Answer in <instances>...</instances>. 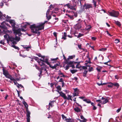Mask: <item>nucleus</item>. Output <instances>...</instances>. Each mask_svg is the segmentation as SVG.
<instances>
[{
  "instance_id": "1",
  "label": "nucleus",
  "mask_w": 122,
  "mask_h": 122,
  "mask_svg": "<svg viewBox=\"0 0 122 122\" xmlns=\"http://www.w3.org/2000/svg\"><path fill=\"white\" fill-rule=\"evenodd\" d=\"M47 21H46L43 23H40L36 24H34L30 26V27L31 32L37 34L39 35L40 32L39 31L43 29L44 25Z\"/></svg>"
},
{
  "instance_id": "2",
  "label": "nucleus",
  "mask_w": 122,
  "mask_h": 122,
  "mask_svg": "<svg viewBox=\"0 0 122 122\" xmlns=\"http://www.w3.org/2000/svg\"><path fill=\"white\" fill-rule=\"evenodd\" d=\"M4 37L5 39H6L8 42L10 41L13 44H16V41H18L20 40V38L16 36H15V38L10 36L8 35H4Z\"/></svg>"
},
{
  "instance_id": "3",
  "label": "nucleus",
  "mask_w": 122,
  "mask_h": 122,
  "mask_svg": "<svg viewBox=\"0 0 122 122\" xmlns=\"http://www.w3.org/2000/svg\"><path fill=\"white\" fill-rule=\"evenodd\" d=\"M22 103L24 104L26 108V116L27 117V120L30 119V113L28 109V106L26 102L24 101V100L23 99V101H22Z\"/></svg>"
},
{
  "instance_id": "4",
  "label": "nucleus",
  "mask_w": 122,
  "mask_h": 122,
  "mask_svg": "<svg viewBox=\"0 0 122 122\" xmlns=\"http://www.w3.org/2000/svg\"><path fill=\"white\" fill-rule=\"evenodd\" d=\"M25 29L23 28L19 29H14L13 30L16 36L18 34L19 36L21 35V34L20 32L21 31H25Z\"/></svg>"
},
{
  "instance_id": "5",
  "label": "nucleus",
  "mask_w": 122,
  "mask_h": 122,
  "mask_svg": "<svg viewBox=\"0 0 122 122\" xmlns=\"http://www.w3.org/2000/svg\"><path fill=\"white\" fill-rule=\"evenodd\" d=\"M66 64H67V65L65 67V70H67L70 67H72L73 68L75 67L73 65V62L71 61L65 63Z\"/></svg>"
},
{
  "instance_id": "6",
  "label": "nucleus",
  "mask_w": 122,
  "mask_h": 122,
  "mask_svg": "<svg viewBox=\"0 0 122 122\" xmlns=\"http://www.w3.org/2000/svg\"><path fill=\"white\" fill-rule=\"evenodd\" d=\"M6 15L4 14L3 15L1 12L0 11V19L2 20H4L6 18L7 19H10L11 17L7 15L6 17Z\"/></svg>"
},
{
  "instance_id": "7",
  "label": "nucleus",
  "mask_w": 122,
  "mask_h": 122,
  "mask_svg": "<svg viewBox=\"0 0 122 122\" xmlns=\"http://www.w3.org/2000/svg\"><path fill=\"white\" fill-rule=\"evenodd\" d=\"M109 13L111 16L116 17H117L119 14L118 12L114 11H113Z\"/></svg>"
},
{
  "instance_id": "8",
  "label": "nucleus",
  "mask_w": 122,
  "mask_h": 122,
  "mask_svg": "<svg viewBox=\"0 0 122 122\" xmlns=\"http://www.w3.org/2000/svg\"><path fill=\"white\" fill-rule=\"evenodd\" d=\"M33 59H35L36 61H38L37 62L40 65L42 66H45V65L43 63V61L42 59H40V61L38 60L39 58L37 57H34L32 58Z\"/></svg>"
},
{
  "instance_id": "9",
  "label": "nucleus",
  "mask_w": 122,
  "mask_h": 122,
  "mask_svg": "<svg viewBox=\"0 0 122 122\" xmlns=\"http://www.w3.org/2000/svg\"><path fill=\"white\" fill-rule=\"evenodd\" d=\"M73 89H74V92L73 94V97H74L76 96H78L79 92V90L77 88H73Z\"/></svg>"
},
{
  "instance_id": "10",
  "label": "nucleus",
  "mask_w": 122,
  "mask_h": 122,
  "mask_svg": "<svg viewBox=\"0 0 122 122\" xmlns=\"http://www.w3.org/2000/svg\"><path fill=\"white\" fill-rule=\"evenodd\" d=\"M89 55L88 54L87 56L86 57L88 58L89 61H86V63H85V64L86 66V67L89 66H90V64L91 63V62L90 61V58L89 57Z\"/></svg>"
},
{
  "instance_id": "11",
  "label": "nucleus",
  "mask_w": 122,
  "mask_h": 122,
  "mask_svg": "<svg viewBox=\"0 0 122 122\" xmlns=\"http://www.w3.org/2000/svg\"><path fill=\"white\" fill-rule=\"evenodd\" d=\"M83 7L84 8L86 9L92 8V6L91 4H85Z\"/></svg>"
},
{
  "instance_id": "12",
  "label": "nucleus",
  "mask_w": 122,
  "mask_h": 122,
  "mask_svg": "<svg viewBox=\"0 0 122 122\" xmlns=\"http://www.w3.org/2000/svg\"><path fill=\"white\" fill-rule=\"evenodd\" d=\"M41 57L43 59L42 60L44 62H45L47 64L50 65L49 62H48V59L45 56H42Z\"/></svg>"
},
{
  "instance_id": "13",
  "label": "nucleus",
  "mask_w": 122,
  "mask_h": 122,
  "mask_svg": "<svg viewBox=\"0 0 122 122\" xmlns=\"http://www.w3.org/2000/svg\"><path fill=\"white\" fill-rule=\"evenodd\" d=\"M67 6L68 8L72 10H76V9L74 6L70 5L69 3L66 4L64 5V6Z\"/></svg>"
},
{
  "instance_id": "14",
  "label": "nucleus",
  "mask_w": 122,
  "mask_h": 122,
  "mask_svg": "<svg viewBox=\"0 0 122 122\" xmlns=\"http://www.w3.org/2000/svg\"><path fill=\"white\" fill-rule=\"evenodd\" d=\"M101 99L102 100V104H104L108 102V100L107 98H104L103 97H102Z\"/></svg>"
},
{
  "instance_id": "15",
  "label": "nucleus",
  "mask_w": 122,
  "mask_h": 122,
  "mask_svg": "<svg viewBox=\"0 0 122 122\" xmlns=\"http://www.w3.org/2000/svg\"><path fill=\"white\" fill-rule=\"evenodd\" d=\"M23 47L24 49H26V50L27 51H29V49H30L31 47V46H27V45H21Z\"/></svg>"
},
{
  "instance_id": "16",
  "label": "nucleus",
  "mask_w": 122,
  "mask_h": 122,
  "mask_svg": "<svg viewBox=\"0 0 122 122\" xmlns=\"http://www.w3.org/2000/svg\"><path fill=\"white\" fill-rule=\"evenodd\" d=\"M9 22L10 23L11 25L12 26L13 28H14L15 27V22L14 20H10L9 21Z\"/></svg>"
},
{
  "instance_id": "17",
  "label": "nucleus",
  "mask_w": 122,
  "mask_h": 122,
  "mask_svg": "<svg viewBox=\"0 0 122 122\" xmlns=\"http://www.w3.org/2000/svg\"><path fill=\"white\" fill-rule=\"evenodd\" d=\"M58 93L60 94V96L63 97L65 99H66V97L65 94L61 92H59Z\"/></svg>"
},
{
  "instance_id": "18",
  "label": "nucleus",
  "mask_w": 122,
  "mask_h": 122,
  "mask_svg": "<svg viewBox=\"0 0 122 122\" xmlns=\"http://www.w3.org/2000/svg\"><path fill=\"white\" fill-rule=\"evenodd\" d=\"M5 76L6 78L10 79L11 81H12L13 80H14V78L10 75H9V74L6 75Z\"/></svg>"
},
{
  "instance_id": "19",
  "label": "nucleus",
  "mask_w": 122,
  "mask_h": 122,
  "mask_svg": "<svg viewBox=\"0 0 122 122\" xmlns=\"http://www.w3.org/2000/svg\"><path fill=\"white\" fill-rule=\"evenodd\" d=\"M54 102L55 101H50V102L49 103V107H52L53 106H54Z\"/></svg>"
},
{
  "instance_id": "20",
  "label": "nucleus",
  "mask_w": 122,
  "mask_h": 122,
  "mask_svg": "<svg viewBox=\"0 0 122 122\" xmlns=\"http://www.w3.org/2000/svg\"><path fill=\"white\" fill-rule=\"evenodd\" d=\"M83 100L87 103H91V101L89 99H84Z\"/></svg>"
},
{
  "instance_id": "21",
  "label": "nucleus",
  "mask_w": 122,
  "mask_h": 122,
  "mask_svg": "<svg viewBox=\"0 0 122 122\" xmlns=\"http://www.w3.org/2000/svg\"><path fill=\"white\" fill-rule=\"evenodd\" d=\"M74 110L75 111L77 112H80L81 111L80 109L77 107L74 108Z\"/></svg>"
},
{
  "instance_id": "22",
  "label": "nucleus",
  "mask_w": 122,
  "mask_h": 122,
  "mask_svg": "<svg viewBox=\"0 0 122 122\" xmlns=\"http://www.w3.org/2000/svg\"><path fill=\"white\" fill-rule=\"evenodd\" d=\"M59 65L58 64H56L54 65L53 66H52L51 65H50V67L53 69H55L56 68V67Z\"/></svg>"
},
{
  "instance_id": "23",
  "label": "nucleus",
  "mask_w": 122,
  "mask_h": 122,
  "mask_svg": "<svg viewBox=\"0 0 122 122\" xmlns=\"http://www.w3.org/2000/svg\"><path fill=\"white\" fill-rule=\"evenodd\" d=\"M54 122H59L60 121L59 118H55L53 120Z\"/></svg>"
},
{
  "instance_id": "24",
  "label": "nucleus",
  "mask_w": 122,
  "mask_h": 122,
  "mask_svg": "<svg viewBox=\"0 0 122 122\" xmlns=\"http://www.w3.org/2000/svg\"><path fill=\"white\" fill-rule=\"evenodd\" d=\"M67 96L68 97H66V99H67L69 100H70L71 101H72V100L71 99L72 96L69 95H68Z\"/></svg>"
},
{
  "instance_id": "25",
  "label": "nucleus",
  "mask_w": 122,
  "mask_h": 122,
  "mask_svg": "<svg viewBox=\"0 0 122 122\" xmlns=\"http://www.w3.org/2000/svg\"><path fill=\"white\" fill-rule=\"evenodd\" d=\"M67 36L65 32H64V35L62 38V39H63L64 40H65L66 39V37Z\"/></svg>"
},
{
  "instance_id": "26",
  "label": "nucleus",
  "mask_w": 122,
  "mask_h": 122,
  "mask_svg": "<svg viewBox=\"0 0 122 122\" xmlns=\"http://www.w3.org/2000/svg\"><path fill=\"white\" fill-rule=\"evenodd\" d=\"M12 81H13L14 84L16 85L19 88V84L15 81V79L14 78V80H13Z\"/></svg>"
},
{
  "instance_id": "27",
  "label": "nucleus",
  "mask_w": 122,
  "mask_h": 122,
  "mask_svg": "<svg viewBox=\"0 0 122 122\" xmlns=\"http://www.w3.org/2000/svg\"><path fill=\"white\" fill-rule=\"evenodd\" d=\"M114 21L115 23L119 27H120L121 25V24L119 22L117 21L114 20Z\"/></svg>"
},
{
  "instance_id": "28",
  "label": "nucleus",
  "mask_w": 122,
  "mask_h": 122,
  "mask_svg": "<svg viewBox=\"0 0 122 122\" xmlns=\"http://www.w3.org/2000/svg\"><path fill=\"white\" fill-rule=\"evenodd\" d=\"M92 27L90 25H86V29L87 30H89Z\"/></svg>"
},
{
  "instance_id": "29",
  "label": "nucleus",
  "mask_w": 122,
  "mask_h": 122,
  "mask_svg": "<svg viewBox=\"0 0 122 122\" xmlns=\"http://www.w3.org/2000/svg\"><path fill=\"white\" fill-rule=\"evenodd\" d=\"M56 88L57 89V90H56V91L58 92L59 93V92H59V91H60L61 89V88L60 86H58L56 87Z\"/></svg>"
},
{
  "instance_id": "30",
  "label": "nucleus",
  "mask_w": 122,
  "mask_h": 122,
  "mask_svg": "<svg viewBox=\"0 0 122 122\" xmlns=\"http://www.w3.org/2000/svg\"><path fill=\"white\" fill-rule=\"evenodd\" d=\"M58 59V57H57L56 58H51V60L52 61H54L52 63H55L56 62V60Z\"/></svg>"
},
{
  "instance_id": "31",
  "label": "nucleus",
  "mask_w": 122,
  "mask_h": 122,
  "mask_svg": "<svg viewBox=\"0 0 122 122\" xmlns=\"http://www.w3.org/2000/svg\"><path fill=\"white\" fill-rule=\"evenodd\" d=\"M93 5L94 6V7H96L97 6V2L96 0H93Z\"/></svg>"
},
{
  "instance_id": "32",
  "label": "nucleus",
  "mask_w": 122,
  "mask_h": 122,
  "mask_svg": "<svg viewBox=\"0 0 122 122\" xmlns=\"http://www.w3.org/2000/svg\"><path fill=\"white\" fill-rule=\"evenodd\" d=\"M75 57V56L74 55L73 56H69V57L67 58V60H68V61L69 59H73V57Z\"/></svg>"
},
{
  "instance_id": "33",
  "label": "nucleus",
  "mask_w": 122,
  "mask_h": 122,
  "mask_svg": "<svg viewBox=\"0 0 122 122\" xmlns=\"http://www.w3.org/2000/svg\"><path fill=\"white\" fill-rule=\"evenodd\" d=\"M3 74L5 76L6 75L8 74V73L7 71L3 70Z\"/></svg>"
},
{
  "instance_id": "34",
  "label": "nucleus",
  "mask_w": 122,
  "mask_h": 122,
  "mask_svg": "<svg viewBox=\"0 0 122 122\" xmlns=\"http://www.w3.org/2000/svg\"><path fill=\"white\" fill-rule=\"evenodd\" d=\"M70 71L72 73L74 74L77 71V70H70Z\"/></svg>"
},
{
  "instance_id": "35",
  "label": "nucleus",
  "mask_w": 122,
  "mask_h": 122,
  "mask_svg": "<svg viewBox=\"0 0 122 122\" xmlns=\"http://www.w3.org/2000/svg\"><path fill=\"white\" fill-rule=\"evenodd\" d=\"M109 84L107 85L108 87H112L113 85V84L111 82H110Z\"/></svg>"
},
{
  "instance_id": "36",
  "label": "nucleus",
  "mask_w": 122,
  "mask_h": 122,
  "mask_svg": "<svg viewBox=\"0 0 122 122\" xmlns=\"http://www.w3.org/2000/svg\"><path fill=\"white\" fill-rule=\"evenodd\" d=\"M59 82H61L62 83V86H63L64 84V82L63 81L62 79V78H60V80L59 81Z\"/></svg>"
},
{
  "instance_id": "37",
  "label": "nucleus",
  "mask_w": 122,
  "mask_h": 122,
  "mask_svg": "<svg viewBox=\"0 0 122 122\" xmlns=\"http://www.w3.org/2000/svg\"><path fill=\"white\" fill-rule=\"evenodd\" d=\"M88 72V71H85L83 73V76H86V75L87 74V72Z\"/></svg>"
},
{
  "instance_id": "38",
  "label": "nucleus",
  "mask_w": 122,
  "mask_h": 122,
  "mask_svg": "<svg viewBox=\"0 0 122 122\" xmlns=\"http://www.w3.org/2000/svg\"><path fill=\"white\" fill-rule=\"evenodd\" d=\"M58 74L59 76L60 77H65V76L63 75L62 73H59Z\"/></svg>"
},
{
  "instance_id": "39",
  "label": "nucleus",
  "mask_w": 122,
  "mask_h": 122,
  "mask_svg": "<svg viewBox=\"0 0 122 122\" xmlns=\"http://www.w3.org/2000/svg\"><path fill=\"white\" fill-rule=\"evenodd\" d=\"M63 59L65 61V63L69 61H68L67 59H66V57H65V56L64 55H63Z\"/></svg>"
},
{
  "instance_id": "40",
  "label": "nucleus",
  "mask_w": 122,
  "mask_h": 122,
  "mask_svg": "<svg viewBox=\"0 0 122 122\" xmlns=\"http://www.w3.org/2000/svg\"><path fill=\"white\" fill-rule=\"evenodd\" d=\"M47 20H48L51 19V15H48L47 16V17H46Z\"/></svg>"
},
{
  "instance_id": "41",
  "label": "nucleus",
  "mask_w": 122,
  "mask_h": 122,
  "mask_svg": "<svg viewBox=\"0 0 122 122\" xmlns=\"http://www.w3.org/2000/svg\"><path fill=\"white\" fill-rule=\"evenodd\" d=\"M12 44H13V45H12V47H14V48H15L16 49H17L18 50H19V47H17L16 46H15L14 45V44H13V43H12Z\"/></svg>"
},
{
  "instance_id": "42",
  "label": "nucleus",
  "mask_w": 122,
  "mask_h": 122,
  "mask_svg": "<svg viewBox=\"0 0 122 122\" xmlns=\"http://www.w3.org/2000/svg\"><path fill=\"white\" fill-rule=\"evenodd\" d=\"M111 61V60H110L109 61H108L107 62H104L103 63L104 64H105L106 65H107L108 66H110V64H108L109 62H110Z\"/></svg>"
},
{
  "instance_id": "43",
  "label": "nucleus",
  "mask_w": 122,
  "mask_h": 122,
  "mask_svg": "<svg viewBox=\"0 0 122 122\" xmlns=\"http://www.w3.org/2000/svg\"><path fill=\"white\" fill-rule=\"evenodd\" d=\"M80 117L81 119H83V121H84V122H86L85 121H86V119L84 118V117L83 116H81Z\"/></svg>"
},
{
  "instance_id": "44",
  "label": "nucleus",
  "mask_w": 122,
  "mask_h": 122,
  "mask_svg": "<svg viewBox=\"0 0 122 122\" xmlns=\"http://www.w3.org/2000/svg\"><path fill=\"white\" fill-rule=\"evenodd\" d=\"M83 36V34L80 33L79 35L77 36V38H79Z\"/></svg>"
},
{
  "instance_id": "45",
  "label": "nucleus",
  "mask_w": 122,
  "mask_h": 122,
  "mask_svg": "<svg viewBox=\"0 0 122 122\" xmlns=\"http://www.w3.org/2000/svg\"><path fill=\"white\" fill-rule=\"evenodd\" d=\"M50 9H48L46 13V17H47V16L49 14V12L50 11Z\"/></svg>"
},
{
  "instance_id": "46",
  "label": "nucleus",
  "mask_w": 122,
  "mask_h": 122,
  "mask_svg": "<svg viewBox=\"0 0 122 122\" xmlns=\"http://www.w3.org/2000/svg\"><path fill=\"white\" fill-rule=\"evenodd\" d=\"M4 40H1L0 42V43L3 45H4L5 43H4Z\"/></svg>"
},
{
  "instance_id": "47",
  "label": "nucleus",
  "mask_w": 122,
  "mask_h": 122,
  "mask_svg": "<svg viewBox=\"0 0 122 122\" xmlns=\"http://www.w3.org/2000/svg\"><path fill=\"white\" fill-rule=\"evenodd\" d=\"M68 17H69L71 19L73 20V16L72 15H68Z\"/></svg>"
},
{
  "instance_id": "48",
  "label": "nucleus",
  "mask_w": 122,
  "mask_h": 122,
  "mask_svg": "<svg viewBox=\"0 0 122 122\" xmlns=\"http://www.w3.org/2000/svg\"><path fill=\"white\" fill-rule=\"evenodd\" d=\"M119 42V40L118 39H116L115 40L114 42L116 43H117Z\"/></svg>"
},
{
  "instance_id": "49",
  "label": "nucleus",
  "mask_w": 122,
  "mask_h": 122,
  "mask_svg": "<svg viewBox=\"0 0 122 122\" xmlns=\"http://www.w3.org/2000/svg\"><path fill=\"white\" fill-rule=\"evenodd\" d=\"M93 68L92 67H90L89 69V72L93 70Z\"/></svg>"
},
{
  "instance_id": "50",
  "label": "nucleus",
  "mask_w": 122,
  "mask_h": 122,
  "mask_svg": "<svg viewBox=\"0 0 122 122\" xmlns=\"http://www.w3.org/2000/svg\"><path fill=\"white\" fill-rule=\"evenodd\" d=\"M113 85H114L116 86H117L118 87L119 86V84L117 83H116L114 84H113Z\"/></svg>"
},
{
  "instance_id": "51",
  "label": "nucleus",
  "mask_w": 122,
  "mask_h": 122,
  "mask_svg": "<svg viewBox=\"0 0 122 122\" xmlns=\"http://www.w3.org/2000/svg\"><path fill=\"white\" fill-rule=\"evenodd\" d=\"M61 116L63 119H66V117L63 114H62Z\"/></svg>"
},
{
  "instance_id": "52",
  "label": "nucleus",
  "mask_w": 122,
  "mask_h": 122,
  "mask_svg": "<svg viewBox=\"0 0 122 122\" xmlns=\"http://www.w3.org/2000/svg\"><path fill=\"white\" fill-rule=\"evenodd\" d=\"M96 102H99L100 103H101V104H102V101H101V100L99 99L98 100H96Z\"/></svg>"
},
{
  "instance_id": "53",
  "label": "nucleus",
  "mask_w": 122,
  "mask_h": 122,
  "mask_svg": "<svg viewBox=\"0 0 122 122\" xmlns=\"http://www.w3.org/2000/svg\"><path fill=\"white\" fill-rule=\"evenodd\" d=\"M40 71V73L39 74V76L40 77H41V76H42L41 73L42 72V71Z\"/></svg>"
},
{
  "instance_id": "54",
  "label": "nucleus",
  "mask_w": 122,
  "mask_h": 122,
  "mask_svg": "<svg viewBox=\"0 0 122 122\" xmlns=\"http://www.w3.org/2000/svg\"><path fill=\"white\" fill-rule=\"evenodd\" d=\"M96 69L97 70V71L98 72H100L101 71V68H99L98 67H97L96 68Z\"/></svg>"
},
{
  "instance_id": "55",
  "label": "nucleus",
  "mask_w": 122,
  "mask_h": 122,
  "mask_svg": "<svg viewBox=\"0 0 122 122\" xmlns=\"http://www.w3.org/2000/svg\"><path fill=\"white\" fill-rule=\"evenodd\" d=\"M0 27L5 29H6L7 28V27H6L4 25H3L2 26H1L0 25Z\"/></svg>"
},
{
  "instance_id": "56",
  "label": "nucleus",
  "mask_w": 122,
  "mask_h": 122,
  "mask_svg": "<svg viewBox=\"0 0 122 122\" xmlns=\"http://www.w3.org/2000/svg\"><path fill=\"white\" fill-rule=\"evenodd\" d=\"M106 50V49H104V48H102L100 50V51H104L105 50Z\"/></svg>"
},
{
  "instance_id": "57",
  "label": "nucleus",
  "mask_w": 122,
  "mask_h": 122,
  "mask_svg": "<svg viewBox=\"0 0 122 122\" xmlns=\"http://www.w3.org/2000/svg\"><path fill=\"white\" fill-rule=\"evenodd\" d=\"M121 110V108H119L117 110L116 112H117V113H118Z\"/></svg>"
},
{
  "instance_id": "58",
  "label": "nucleus",
  "mask_w": 122,
  "mask_h": 122,
  "mask_svg": "<svg viewBox=\"0 0 122 122\" xmlns=\"http://www.w3.org/2000/svg\"><path fill=\"white\" fill-rule=\"evenodd\" d=\"M92 39L93 40H96V38L95 37H92Z\"/></svg>"
},
{
  "instance_id": "59",
  "label": "nucleus",
  "mask_w": 122,
  "mask_h": 122,
  "mask_svg": "<svg viewBox=\"0 0 122 122\" xmlns=\"http://www.w3.org/2000/svg\"><path fill=\"white\" fill-rule=\"evenodd\" d=\"M115 78L116 79H118L119 78V77L118 75H116L115 76Z\"/></svg>"
},
{
  "instance_id": "60",
  "label": "nucleus",
  "mask_w": 122,
  "mask_h": 122,
  "mask_svg": "<svg viewBox=\"0 0 122 122\" xmlns=\"http://www.w3.org/2000/svg\"><path fill=\"white\" fill-rule=\"evenodd\" d=\"M53 34L55 37H56V32H54Z\"/></svg>"
},
{
  "instance_id": "61",
  "label": "nucleus",
  "mask_w": 122,
  "mask_h": 122,
  "mask_svg": "<svg viewBox=\"0 0 122 122\" xmlns=\"http://www.w3.org/2000/svg\"><path fill=\"white\" fill-rule=\"evenodd\" d=\"M16 91L17 92L18 94V96L19 97L20 96V93H19V92L17 90H16Z\"/></svg>"
},
{
  "instance_id": "62",
  "label": "nucleus",
  "mask_w": 122,
  "mask_h": 122,
  "mask_svg": "<svg viewBox=\"0 0 122 122\" xmlns=\"http://www.w3.org/2000/svg\"><path fill=\"white\" fill-rule=\"evenodd\" d=\"M95 61H97V57H96L94 59V60Z\"/></svg>"
},
{
  "instance_id": "63",
  "label": "nucleus",
  "mask_w": 122,
  "mask_h": 122,
  "mask_svg": "<svg viewBox=\"0 0 122 122\" xmlns=\"http://www.w3.org/2000/svg\"><path fill=\"white\" fill-rule=\"evenodd\" d=\"M84 98H85V97H79V98L81 99H83Z\"/></svg>"
},
{
  "instance_id": "64",
  "label": "nucleus",
  "mask_w": 122,
  "mask_h": 122,
  "mask_svg": "<svg viewBox=\"0 0 122 122\" xmlns=\"http://www.w3.org/2000/svg\"><path fill=\"white\" fill-rule=\"evenodd\" d=\"M3 6V4L2 2H1L0 3V6Z\"/></svg>"
}]
</instances>
